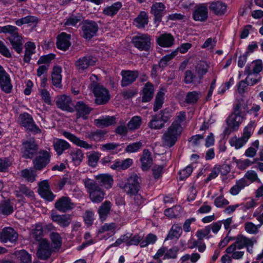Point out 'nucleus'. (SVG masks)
Listing matches in <instances>:
<instances>
[{"mask_svg":"<svg viewBox=\"0 0 263 263\" xmlns=\"http://www.w3.org/2000/svg\"><path fill=\"white\" fill-rule=\"evenodd\" d=\"M90 200L93 203H100L104 198V191L95 180L86 178L83 180Z\"/></svg>","mask_w":263,"mask_h":263,"instance_id":"nucleus-1","label":"nucleus"},{"mask_svg":"<svg viewBox=\"0 0 263 263\" xmlns=\"http://www.w3.org/2000/svg\"><path fill=\"white\" fill-rule=\"evenodd\" d=\"M243 121V115L241 111V104L237 103L233 108V112L227 119L228 128L226 129V134H229L232 131L237 130Z\"/></svg>","mask_w":263,"mask_h":263,"instance_id":"nucleus-2","label":"nucleus"},{"mask_svg":"<svg viewBox=\"0 0 263 263\" xmlns=\"http://www.w3.org/2000/svg\"><path fill=\"white\" fill-rule=\"evenodd\" d=\"M172 117L171 109L165 108L152 116L148 124V126L153 129H160L164 127V124Z\"/></svg>","mask_w":263,"mask_h":263,"instance_id":"nucleus-3","label":"nucleus"},{"mask_svg":"<svg viewBox=\"0 0 263 263\" xmlns=\"http://www.w3.org/2000/svg\"><path fill=\"white\" fill-rule=\"evenodd\" d=\"M176 126L175 123L172 124L163 134L161 139L164 146L170 148L176 143L182 132L180 128H177Z\"/></svg>","mask_w":263,"mask_h":263,"instance_id":"nucleus-4","label":"nucleus"},{"mask_svg":"<svg viewBox=\"0 0 263 263\" xmlns=\"http://www.w3.org/2000/svg\"><path fill=\"white\" fill-rule=\"evenodd\" d=\"M256 126L255 121H251L243 130V135L241 137H236L232 138L230 140V144L232 146H234L236 149H239L242 147L250 138Z\"/></svg>","mask_w":263,"mask_h":263,"instance_id":"nucleus-5","label":"nucleus"},{"mask_svg":"<svg viewBox=\"0 0 263 263\" xmlns=\"http://www.w3.org/2000/svg\"><path fill=\"white\" fill-rule=\"evenodd\" d=\"M91 88L95 97V102L97 105H104L110 99L108 90L99 84L93 82Z\"/></svg>","mask_w":263,"mask_h":263,"instance_id":"nucleus-6","label":"nucleus"},{"mask_svg":"<svg viewBox=\"0 0 263 263\" xmlns=\"http://www.w3.org/2000/svg\"><path fill=\"white\" fill-rule=\"evenodd\" d=\"M132 43L139 50L148 51L152 47V37L148 34L140 33L133 37Z\"/></svg>","mask_w":263,"mask_h":263,"instance_id":"nucleus-7","label":"nucleus"},{"mask_svg":"<svg viewBox=\"0 0 263 263\" xmlns=\"http://www.w3.org/2000/svg\"><path fill=\"white\" fill-rule=\"evenodd\" d=\"M50 153L47 151L41 149L33 160V167L35 170L41 171L50 163Z\"/></svg>","mask_w":263,"mask_h":263,"instance_id":"nucleus-8","label":"nucleus"},{"mask_svg":"<svg viewBox=\"0 0 263 263\" xmlns=\"http://www.w3.org/2000/svg\"><path fill=\"white\" fill-rule=\"evenodd\" d=\"M234 239L235 242L227 248L226 251L227 253L234 252L236 249H241L247 246L254 245L256 242L255 238L249 239L241 235H238Z\"/></svg>","mask_w":263,"mask_h":263,"instance_id":"nucleus-9","label":"nucleus"},{"mask_svg":"<svg viewBox=\"0 0 263 263\" xmlns=\"http://www.w3.org/2000/svg\"><path fill=\"white\" fill-rule=\"evenodd\" d=\"M97 59L91 55H86L80 57L75 61L74 66L79 72H83L90 66L96 64Z\"/></svg>","mask_w":263,"mask_h":263,"instance_id":"nucleus-10","label":"nucleus"},{"mask_svg":"<svg viewBox=\"0 0 263 263\" xmlns=\"http://www.w3.org/2000/svg\"><path fill=\"white\" fill-rule=\"evenodd\" d=\"M98 30V26L93 21H85L82 26V36L86 40H90Z\"/></svg>","mask_w":263,"mask_h":263,"instance_id":"nucleus-11","label":"nucleus"},{"mask_svg":"<svg viewBox=\"0 0 263 263\" xmlns=\"http://www.w3.org/2000/svg\"><path fill=\"white\" fill-rule=\"evenodd\" d=\"M192 17L195 21L205 22L208 18V4L202 3L196 5L193 11Z\"/></svg>","mask_w":263,"mask_h":263,"instance_id":"nucleus-12","label":"nucleus"},{"mask_svg":"<svg viewBox=\"0 0 263 263\" xmlns=\"http://www.w3.org/2000/svg\"><path fill=\"white\" fill-rule=\"evenodd\" d=\"M139 178L137 174H133L127 179L123 189L125 191L130 195H136L140 189Z\"/></svg>","mask_w":263,"mask_h":263,"instance_id":"nucleus-13","label":"nucleus"},{"mask_svg":"<svg viewBox=\"0 0 263 263\" xmlns=\"http://www.w3.org/2000/svg\"><path fill=\"white\" fill-rule=\"evenodd\" d=\"M121 75L122 76L121 86L124 87L133 83L139 76V73L136 70H123L121 72Z\"/></svg>","mask_w":263,"mask_h":263,"instance_id":"nucleus-14","label":"nucleus"},{"mask_svg":"<svg viewBox=\"0 0 263 263\" xmlns=\"http://www.w3.org/2000/svg\"><path fill=\"white\" fill-rule=\"evenodd\" d=\"M18 239V234L12 228H4L0 232V240L4 243H15Z\"/></svg>","mask_w":263,"mask_h":263,"instance_id":"nucleus-15","label":"nucleus"},{"mask_svg":"<svg viewBox=\"0 0 263 263\" xmlns=\"http://www.w3.org/2000/svg\"><path fill=\"white\" fill-rule=\"evenodd\" d=\"M0 88L5 93H10L12 85L9 74L0 65Z\"/></svg>","mask_w":263,"mask_h":263,"instance_id":"nucleus-16","label":"nucleus"},{"mask_svg":"<svg viewBox=\"0 0 263 263\" xmlns=\"http://www.w3.org/2000/svg\"><path fill=\"white\" fill-rule=\"evenodd\" d=\"M23 157L25 158L31 159L37 153L38 146L33 140L26 141L23 143Z\"/></svg>","mask_w":263,"mask_h":263,"instance_id":"nucleus-17","label":"nucleus"},{"mask_svg":"<svg viewBox=\"0 0 263 263\" xmlns=\"http://www.w3.org/2000/svg\"><path fill=\"white\" fill-rule=\"evenodd\" d=\"M55 208L59 211L65 213L74 208V204L68 197L63 196L54 204Z\"/></svg>","mask_w":263,"mask_h":263,"instance_id":"nucleus-18","label":"nucleus"},{"mask_svg":"<svg viewBox=\"0 0 263 263\" xmlns=\"http://www.w3.org/2000/svg\"><path fill=\"white\" fill-rule=\"evenodd\" d=\"M19 121L20 124L28 130L34 132L40 130L33 122L31 116L28 113L21 114L19 116Z\"/></svg>","mask_w":263,"mask_h":263,"instance_id":"nucleus-19","label":"nucleus"},{"mask_svg":"<svg viewBox=\"0 0 263 263\" xmlns=\"http://www.w3.org/2000/svg\"><path fill=\"white\" fill-rule=\"evenodd\" d=\"M165 6L162 3H155L151 7V12L154 16V23L158 26L162 21Z\"/></svg>","mask_w":263,"mask_h":263,"instance_id":"nucleus-20","label":"nucleus"},{"mask_svg":"<svg viewBox=\"0 0 263 263\" xmlns=\"http://www.w3.org/2000/svg\"><path fill=\"white\" fill-rule=\"evenodd\" d=\"M51 248L47 240H42L39 242V248L36 255L39 258L45 260L51 254Z\"/></svg>","mask_w":263,"mask_h":263,"instance_id":"nucleus-21","label":"nucleus"},{"mask_svg":"<svg viewBox=\"0 0 263 263\" xmlns=\"http://www.w3.org/2000/svg\"><path fill=\"white\" fill-rule=\"evenodd\" d=\"M57 107L62 110L72 112L74 111L72 107V101L70 97L66 95H61L57 97L55 102Z\"/></svg>","mask_w":263,"mask_h":263,"instance_id":"nucleus-22","label":"nucleus"},{"mask_svg":"<svg viewBox=\"0 0 263 263\" xmlns=\"http://www.w3.org/2000/svg\"><path fill=\"white\" fill-rule=\"evenodd\" d=\"M39 193L44 198L49 201H52L54 196L49 189V184L47 181L44 180L39 184Z\"/></svg>","mask_w":263,"mask_h":263,"instance_id":"nucleus-23","label":"nucleus"},{"mask_svg":"<svg viewBox=\"0 0 263 263\" xmlns=\"http://www.w3.org/2000/svg\"><path fill=\"white\" fill-rule=\"evenodd\" d=\"M262 70V62L261 60L253 61L245 68V73L247 75H256Z\"/></svg>","mask_w":263,"mask_h":263,"instance_id":"nucleus-24","label":"nucleus"},{"mask_svg":"<svg viewBox=\"0 0 263 263\" xmlns=\"http://www.w3.org/2000/svg\"><path fill=\"white\" fill-rule=\"evenodd\" d=\"M63 135L78 146L86 149H91L92 145L87 143L86 141L80 139L75 135L67 132H64Z\"/></svg>","mask_w":263,"mask_h":263,"instance_id":"nucleus-25","label":"nucleus"},{"mask_svg":"<svg viewBox=\"0 0 263 263\" xmlns=\"http://www.w3.org/2000/svg\"><path fill=\"white\" fill-rule=\"evenodd\" d=\"M13 49L17 53L20 54L22 52L23 49V40L22 36L19 34L15 36H8L7 37Z\"/></svg>","mask_w":263,"mask_h":263,"instance_id":"nucleus-26","label":"nucleus"},{"mask_svg":"<svg viewBox=\"0 0 263 263\" xmlns=\"http://www.w3.org/2000/svg\"><path fill=\"white\" fill-rule=\"evenodd\" d=\"M70 35L62 32L58 35L57 41V46L58 49L63 51L67 50L71 44L70 42Z\"/></svg>","mask_w":263,"mask_h":263,"instance_id":"nucleus-27","label":"nucleus"},{"mask_svg":"<svg viewBox=\"0 0 263 263\" xmlns=\"http://www.w3.org/2000/svg\"><path fill=\"white\" fill-rule=\"evenodd\" d=\"M77 111V118H82L84 120L87 119V115L89 114L91 108L83 101H78L74 106Z\"/></svg>","mask_w":263,"mask_h":263,"instance_id":"nucleus-28","label":"nucleus"},{"mask_svg":"<svg viewBox=\"0 0 263 263\" xmlns=\"http://www.w3.org/2000/svg\"><path fill=\"white\" fill-rule=\"evenodd\" d=\"M174 38L170 33H164L157 39V44L163 47H171L174 44Z\"/></svg>","mask_w":263,"mask_h":263,"instance_id":"nucleus-29","label":"nucleus"},{"mask_svg":"<svg viewBox=\"0 0 263 263\" xmlns=\"http://www.w3.org/2000/svg\"><path fill=\"white\" fill-rule=\"evenodd\" d=\"M154 88L153 85L150 82H147L142 89V101L149 102L153 98Z\"/></svg>","mask_w":263,"mask_h":263,"instance_id":"nucleus-30","label":"nucleus"},{"mask_svg":"<svg viewBox=\"0 0 263 263\" xmlns=\"http://www.w3.org/2000/svg\"><path fill=\"white\" fill-rule=\"evenodd\" d=\"M98 185L104 186L106 189H110L113 183V179L110 175L107 174H100L96 177Z\"/></svg>","mask_w":263,"mask_h":263,"instance_id":"nucleus-31","label":"nucleus"},{"mask_svg":"<svg viewBox=\"0 0 263 263\" xmlns=\"http://www.w3.org/2000/svg\"><path fill=\"white\" fill-rule=\"evenodd\" d=\"M209 8L215 14L222 15L226 11L227 6L220 1L213 2L210 4Z\"/></svg>","mask_w":263,"mask_h":263,"instance_id":"nucleus-32","label":"nucleus"},{"mask_svg":"<svg viewBox=\"0 0 263 263\" xmlns=\"http://www.w3.org/2000/svg\"><path fill=\"white\" fill-rule=\"evenodd\" d=\"M51 219L57 222L61 227H66L69 226L71 222V218L69 215H58L54 213L51 214Z\"/></svg>","mask_w":263,"mask_h":263,"instance_id":"nucleus-33","label":"nucleus"},{"mask_svg":"<svg viewBox=\"0 0 263 263\" xmlns=\"http://www.w3.org/2000/svg\"><path fill=\"white\" fill-rule=\"evenodd\" d=\"M95 124L100 127H105L114 125L116 123V118L114 116L102 117L99 119H95Z\"/></svg>","mask_w":263,"mask_h":263,"instance_id":"nucleus-34","label":"nucleus"},{"mask_svg":"<svg viewBox=\"0 0 263 263\" xmlns=\"http://www.w3.org/2000/svg\"><path fill=\"white\" fill-rule=\"evenodd\" d=\"M111 205V202L109 201L106 200L99 207L98 212L102 221L105 220L107 216L109 214Z\"/></svg>","mask_w":263,"mask_h":263,"instance_id":"nucleus-35","label":"nucleus"},{"mask_svg":"<svg viewBox=\"0 0 263 263\" xmlns=\"http://www.w3.org/2000/svg\"><path fill=\"white\" fill-rule=\"evenodd\" d=\"M142 169L143 171L148 170L153 163L151 153L148 149H144L141 158Z\"/></svg>","mask_w":263,"mask_h":263,"instance_id":"nucleus-36","label":"nucleus"},{"mask_svg":"<svg viewBox=\"0 0 263 263\" xmlns=\"http://www.w3.org/2000/svg\"><path fill=\"white\" fill-rule=\"evenodd\" d=\"M53 145L54 149L59 156L61 155L64 151L69 149L70 147L69 143L60 139H57L54 141Z\"/></svg>","mask_w":263,"mask_h":263,"instance_id":"nucleus-37","label":"nucleus"},{"mask_svg":"<svg viewBox=\"0 0 263 263\" xmlns=\"http://www.w3.org/2000/svg\"><path fill=\"white\" fill-rule=\"evenodd\" d=\"M122 7V4L120 2L114 3L109 6H107L103 10V14L105 15L112 17L119 12Z\"/></svg>","mask_w":263,"mask_h":263,"instance_id":"nucleus-38","label":"nucleus"},{"mask_svg":"<svg viewBox=\"0 0 263 263\" xmlns=\"http://www.w3.org/2000/svg\"><path fill=\"white\" fill-rule=\"evenodd\" d=\"M62 68L60 66H56L53 68L52 72V84L58 88H61L62 80Z\"/></svg>","mask_w":263,"mask_h":263,"instance_id":"nucleus-39","label":"nucleus"},{"mask_svg":"<svg viewBox=\"0 0 263 263\" xmlns=\"http://www.w3.org/2000/svg\"><path fill=\"white\" fill-rule=\"evenodd\" d=\"M209 68V65L204 61H200L195 66V71L198 76V81L202 79L203 76L206 73Z\"/></svg>","mask_w":263,"mask_h":263,"instance_id":"nucleus-40","label":"nucleus"},{"mask_svg":"<svg viewBox=\"0 0 263 263\" xmlns=\"http://www.w3.org/2000/svg\"><path fill=\"white\" fill-rule=\"evenodd\" d=\"M43 226L41 223H37L32 226L31 231V236L34 239L39 242L41 241L43 236Z\"/></svg>","mask_w":263,"mask_h":263,"instance_id":"nucleus-41","label":"nucleus"},{"mask_svg":"<svg viewBox=\"0 0 263 263\" xmlns=\"http://www.w3.org/2000/svg\"><path fill=\"white\" fill-rule=\"evenodd\" d=\"M148 23V15L145 11L140 12L134 21V24L138 28H144Z\"/></svg>","mask_w":263,"mask_h":263,"instance_id":"nucleus-42","label":"nucleus"},{"mask_svg":"<svg viewBox=\"0 0 263 263\" xmlns=\"http://www.w3.org/2000/svg\"><path fill=\"white\" fill-rule=\"evenodd\" d=\"M13 211V203L10 200H3L0 202V214L7 216Z\"/></svg>","mask_w":263,"mask_h":263,"instance_id":"nucleus-43","label":"nucleus"},{"mask_svg":"<svg viewBox=\"0 0 263 263\" xmlns=\"http://www.w3.org/2000/svg\"><path fill=\"white\" fill-rule=\"evenodd\" d=\"M25 52L24 57V61L25 63H29L31 60V55L35 52V46L34 43L31 42H27L25 45Z\"/></svg>","mask_w":263,"mask_h":263,"instance_id":"nucleus-44","label":"nucleus"},{"mask_svg":"<svg viewBox=\"0 0 263 263\" xmlns=\"http://www.w3.org/2000/svg\"><path fill=\"white\" fill-rule=\"evenodd\" d=\"M69 155L72 161L75 165H79L84 158L82 151L78 148L71 151Z\"/></svg>","mask_w":263,"mask_h":263,"instance_id":"nucleus-45","label":"nucleus"},{"mask_svg":"<svg viewBox=\"0 0 263 263\" xmlns=\"http://www.w3.org/2000/svg\"><path fill=\"white\" fill-rule=\"evenodd\" d=\"M19 174L21 177L30 182H32L35 180L36 176L35 171L33 170L32 168L24 169L21 171Z\"/></svg>","mask_w":263,"mask_h":263,"instance_id":"nucleus-46","label":"nucleus"},{"mask_svg":"<svg viewBox=\"0 0 263 263\" xmlns=\"http://www.w3.org/2000/svg\"><path fill=\"white\" fill-rule=\"evenodd\" d=\"M106 135V130L99 129L88 133L87 137L91 140L98 142L103 139Z\"/></svg>","mask_w":263,"mask_h":263,"instance_id":"nucleus-47","label":"nucleus"},{"mask_svg":"<svg viewBox=\"0 0 263 263\" xmlns=\"http://www.w3.org/2000/svg\"><path fill=\"white\" fill-rule=\"evenodd\" d=\"M15 255L22 263L31 262V255L24 250L16 251Z\"/></svg>","mask_w":263,"mask_h":263,"instance_id":"nucleus-48","label":"nucleus"},{"mask_svg":"<svg viewBox=\"0 0 263 263\" xmlns=\"http://www.w3.org/2000/svg\"><path fill=\"white\" fill-rule=\"evenodd\" d=\"M200 93L196 91L189 92L186 93L184 102L189 104H194L197 102L200 98Z\"/></svg>","mask_w":263,"mask_h":263,"instance_id":"nucleus-49","label":"nucleus"},{"mask_svg":"<svg viewBox=\"0 0 263 263\" xmlns=\"http://www.w3.org/2000/svg\"><path fill=\"white\" fill-rule=\"evenodd\" d=\"M16 195L17 197H21L22 195L27 197L32 198L34 196V193L29 187L25 185H21L18 190L16 191Z\"/></svg>","mask_w":263,"mask_h":263,"instance_id":"nucleus-50","label":"nucleus"},{"mask_svg":"<svg viewBox=\"0 0 263 263\" xmlns=\"http://www.w3.org/2000/svg\"><path fill=\"white\" fill-rule=\"evenodd\" d=\"M142 123V119L140 116H134L127 123L129 130H135L140 128Z\"/></svg>","mask_w":263,"mask_h":263,"instance_id":"nucleus-51","label":"nucleus"},{"mask_svg":"<svg viewBox=\"0 0 263 263\" xmlns=\"http://www.w3.org/2000/svg\"><path fill=\"white\" fill-rule=\"evenodd\" d=\"M178 51L175 50L172 52L171 53L168 54L163 57L159 62V66L160 68H164L167 65V63L169 61L172 60L177 54Z\"/></svg>","mask_w":263,"mask_h":263,"instance_id":"nucleus-52","label":"nucleus"},{"mask_svg":"<svg viewBox=\"0 0 263 263\" xmlns=\"http://www.w3.org/2000/svg\"><path fill=\"white\" fill-rule=\"evenodd\" d=\"M164 93L162 91H159L157 93L153 108L154 111H157L158 109L161 108L164 102Z\"/></svg>","mask_w":263,"mask_h":263,"instance_id":"nucleus-53","label":"nucleus"},{"mask_svg":"<svg viewBox=\"0 0 263 263\" xmlns=\"http://www.w3.org/2000/svg\"><path fill=\"white\" fill-rule=\"evenodd\" d=\"M18 28L12 25L0 27V33H9V36H15L18 33Z\"/></svg>","mask_w":263,"mask_h":263,"instance_id":"nucleus-54","label":"nucleus"},{"mask_svg":"<svg viewBox=\"0 0 263 263\" xmlns=\"http://www.w3.org/2000/svg\"><path fill=\"white\" fill-rule=\"evenodd\" d=\"M261 224L255 225L252 222H247L245 224V229L246 232L251 234H256L259 232Z\"/></svg>","mask_w":263,"mask_h":263,"instance_id":"nucleus-55","label":"nucleus"},{"mask_svg":"<svg viewBox=\"0 0 263 263\" xmlns=\"http://www.w3.org/2000/svg\"><path fill=\"white\" fill-rule=\"evenodd\" d=\"M37 22V18L36 17L29 15L16 20L15 24L18 26H21L25 24L36 23Z\"/></svg>","mask_w":263,"mask_h":263,"instance_id":"nucleus-56","label":"nucleus"},{"mask_svg":"<svg viewBox=\"0 0 263 263\" xmlns=\"http://www.w3.org/2000/svg\"><path fill=\"white\" fill-rule=\"evenodd\" d=\"M100 154L98 152H93L88 156V164L91 167H95L100 159Z\"/></svg>","mask_w":263,"mask_h":263,"instance_id":"nucleus-57","label":"nucleus"},{"mask_svg":"<svg viewBox=\"0 0 263 263\" xmlns=\"http://www.w3.org/2000/svg\"><path fill=\"white\" fill-rule=\"evenodd\" d=\"M81 19L82 17L80 15H75L72 14L66 20L64 26H75L81 21Z\"/></svg>","mask_w":263,"mask_h":263,"instance_id":"nucleus-58","label":"nucleus"},{"mask_svg":"<svg viewBox=\"0 0 263 263\" xmlns=\"http://www.w3.org/2000/svg\"><path fill=\"white\" fill-rule=\"evenodd\" d=\"M197 79H198V76L195 74L192 71L188 70L185 72L183 81L185 84H191Z\"/></svg>","mask_w":263,"mask_h":263,"instance_id":"nucleus-59","label":"nucleus"},{"mask_svg":"<svg viewBox=\"0 0 263 263\" xmlns=\"http://www.w3.org/2000/svg\"><path fill=\"white\" fill-rule=\"evenodd\" d=\"M50 238L54 248L57 249L61 247L62 244V238L59 233L57 232L51 233Z\"/></svg>","mask_w":263,"mask_h":263,"instance_id":"nucleus-60","label":"nucleus"},{"mask_svg":"<svg viewBox=\"0 0 263 263\" xmlns=\"http://www.w3.org/2000/svg\"><path fill=\"white\" fill-rule=\"evenodd\" d=\"M234 160L236 163L237 167L241 170H245L247 167L249 166L255 162V161L252 162L248 159L245 160H237L234 158Z\"/></svg>","mask_w":263,"mask_h":263,"instance_id":"nucleus-61","label":"nucleus"},{"mask_svg":"<svg viewBox=\"0 0 263 263\" xmlns=\"http://www.w3.org/2000/svg\"><path fill=\"white\" fill-rule=\"evenodd\" d=\"M157 240V236L153 234H148L144 240H142L140 245L141 247H145L147 246L149 244H153Z\"/></svg>","mask_w":263,"mask_h":263,"instance_id":"nucleus-62","label":"nucleus"},{"mask_svg":"<svg viewBox=\"0 0 263 263\" xmlns=\"http://www.w3.org/2000/svg\"><path fill=\"white\" fill-rule=\"evenodd\" d=\"M142 147V143L140 141L134 142L128 145L125 151L127 153H135L139 151Z\"/></svg>","mask_w":263,"mask_h":263,"instance_id":"nucleus-63","label":"nucleus"},{"mask_svg":"<svg viewBox=\"0 0 263 263\" xmlns=\"http://www.w3.org/2000/svg\"><path fill=\"white\" fill-rule=\"evenodd\" d=\"M186 119V113L185 111H180L178 115L176 117L175 121L172 124L175 123L176 125L175 127L177 128H180V131H182V127L181 123Z\"/></svg>","mask_w":263,"mask_h":263,"instance_id":"nucleus-64","label":"nucleus"}]
</instances>
